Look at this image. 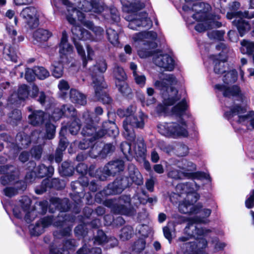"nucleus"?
<instances>
[{"label": "nucleus", "mask_w": 254, "mask_h": 254, "mask_svg": "<svg viewBox=\"0 0 254 254\" xmlns=\"http://www.w3.org/2000/svg\"><path fill=\"white\" fill-rule=\"evenodd\" d=\"M54 4L56 7H59L61 5L67 6L68 14L67 15V20L71 24L73 25L71 28V32L73 35V42L76 47L78 54L82 60L83 65L84 67L87 65L88 61L92 60L94 52L89 46L86 45L87 56H86L84 49L81 42L76 41V40L86 41L93 40L90 33L86 30L81 28L79 26L75 25L76 21L75 16L83 24L84 26L91 29L93 32L98 36H101L103 33V30L100 27L94 26L93 23L90 21H84L85 15L80 10L84 12H93L95 13H100L103 9L102 5H99L97 2L93 3V1H89L87 0H83L80 1L77 5L78 9L69 6V2L67 0H53Z\"/></svg>", "instance_id": "obj_1"}, {"label": "nucleus", "mask_w": 254, "mask_h": 254, "mask_svg": "<svg viewBox=\"0 0 254 254\" xmlns=\"http://www.w3.org/2000/svg\"><path fill=\"white\" fill-rule=\"evenodd\" d=\"M188 103L182 100L172 108L170 115L177 118V121L169 123H163L158 125V131L168 137H187L188 135V126L186 119L191 116L187 111Z\"/></svg>", "instance_id": "obj_2"}, {"label": "nucleus", "mask_w": 254, "mask_h": 254, "mask_svg": "<svg viewBox=\"0 0 254 254\" xmlns=\"http://www.w3.org/2000/svg\"><path fill=\"white\" fill-rule=\"evenodd\" d=\"M210 9V5L207 3L199 2L192 5L188 3L183 7L184 11L183 16L186 18L187 22L189 24L192 23L188 19L189 15L195 20L202 22L195 26V29L199 32H203L210 28L220 27L221 23L217 21L220 18L219 16L210 15L209 13Z\"/></svg>", "instance_id": "obj_3"}, {"label": "nucleus", "mask_w": 254, "mask_h": 254, "mask_svg": "<svg viewBox=\"0 0 254 254\" xmlns=\"http://www.w3.org/2000/svg\"><path fill=\"white\" fill-rule=\"evenodd\" d=\"M178 80L172 74L160 73L159 79L154 82V86L162 92L163 96V105H159L157 107V111L159 113L167 114L168 106L173 105L179 97L177 96L178 91L175 87Z\"/></svg>", "instance_id": "obj_4"}, {"label": "nucleus", "mask_w": 254, "mask_h": 254, "mask_svg": "<svg viewBox=\"0 0 254 254\" xmlns=\"http://www.w3.org/2000/svg\"><path fill=\"white\" fill-rule=\"evenodd\" d=\"M91 115L86 112L83 115L82 120L83 122V128L81 133L84 136L89 137L85 138L79 144V147L81 149H86L90 146V144L98 137H101L105 133L109 135L115 136L119 133L118 129L113 122H105L103 124V127L104 128L102 133L96 132L94 122L92 120Z\"/></svg>", "instance_id": "obj_5"}, {"label": "nucleus", "mask_w": 254, "mask_h": 254, "mask_svg": "<svg viewBox=\"0 0 254 254\" xmlns=\"http://www.w3.org/2000/svg\"><path fill=\"white\" fill-rule=\"evenodd\" d=\"M121 2L123 10L127 13L125 18L129 22L128 26L130 29L137 30L138 28H149L152 26V21L147 17L146 13H136L144 6L140 0H121Z\"/></svg>", "instance_id": "obj_6"}, {"label": "nucleus", "mask_w": 254, "mask_h": 254, "mask_svg": "<svg viewBox=\"0 0 254 254\" xmlns=\"http://www.w3.org/2000/svg\"><path fill=\"white\" fill-rule=\"evenodd\" d=\"M199 186L195 184H180L176 187V191L179 195L186 193L185 200L180 202L179 205V211L183 213L197 214L201 206H193V203L199 198V195L194 191L198 190Z\"/></svg>", "instance_id": "obj_7"}, {"label": "nucleus", "mask_w": 254, "mask_h": 254, "mask_svg": "<svg viewBox=\"0 0 254 254\" xmlns=\"http://www.w3.org/2000/svg\"><path fill=\"white\" fill-rule=\"evenodd\" d=\"M136 111V107L130 106L126 110H118L117 114L120 117L126 116L123 122L124 135L127 139L132 140L134 138L133 127L142 128L144 126V115L142 112H139L135 116L132 114Z\"/></svg>", "instance_id": "obj_8"}, {"label": "nucleus", "mask_w": 254, "mask_h": 254, "mask_svg": "<svg viewBox=\"0 0 254 254\" xmlns=\"http://www.w3.org/2000/svg\"><path fill=\"white\" fill-rule=\"evenodd\" d=\"M107 64L104 60H101L98 63L96 66L93 69L90 68L91 71L93 84L95 89V96L97 100H101L104 104H109L111 98L103 90L104 88L103 83V77L101 73L104 72L107 69Z\"/></svg>", "instance_id": "obj_9"}, {"label": "nucleus", "mask_w": 254, "mask_h": 254, "mask_svg": "<svg viewBox=\"0 0 254 254\" xmlns=\"http://www.w3.org/2000/svg\"><path fill=\"white\" fill-rule=\"evenodd\" d=\"M0 183L3 186L20 185V188L26 189V185L19 179V173L11 165L0 166Z\"/></svg>", "instance_id": "obj_10"}, {"label": "nucleus", "mask_w": 254, "mask_h": 254, "mask_svg": "<svg viewBox=\"0 0 254 254\" xmlns=\"http://www.w3.org/2000/svg\"><path fill=\"white\" fill-rule=\"evenodd\" d=\"M246 110L239 106L231 108L229 112L225 113V116L228 118L235 117L237 122L242 125L246 126L248 129L249 126L254 128V112L250 111L246 113Z\"/></svg>", "instance_id": "obj_11"}, {"label": "nucleus", "mask_w": 254, "mask_h": 254, "mask_svg": "<svg viewBox=\"0 0 254 254\" xmlns=\"http://www.w3.org/2000/svg\"><path fill=\"white\" fill-rule=\"evenodd\" d=\"M226 16L229 19L235 18L233 23L237 27L241 36H243L250 29V22H251V21H248L244 18L249 19L254 17V12L250 16L249 12L247 11L244 13L240 11L228 12Z\"/></svg>", "instance_id": "obj_12"}, {"label": "nucleus", "mask_w": 254, "mask_h": 254, "mask_svg": "<svg viewBox=\"0 0 254 254\" xmlns=\"http://www.w3.org/2000/svg\"><path fill=\"white\" fill-rule=\"evenodd\" d=\"M206 221L203 218H190L184 230L185 234L187 235V237L182 236L179 238V241L181 242H186L189 240L191 237H196L197 238L199 236H203L208 233L209 230L199 228L194 225L195 223H205Z\"/></svg>", "instance_id": "obj_13"}, {"label": "nucleus", "mask_w": 254, "mask_h": 254, "mask_svg": "<svg viewBox=\"0 0 254 254\" xmlns=\"http://www.w3.org/2000/svg\"><path fill=\"white\" fill-rule=\"evenodd\" d=\"M58 220L59 222L54 221L50 217H45L37 222L35 225L30 226V233L33 236L40 235L44 232V229L51 225L52 223L54 226L64 227L65 225L67 218H64V214L61 213L60 216L58 217Z\"/></svg>", "instance_id": "obj_14"}, {"label": "nucleus", "mask_w": 254, "mask_h": 254, "mask_svg": "<svg viewBox=\"0 0 254 254\" xmlns=\"http://www.w3.org/2000/svg\"><path fill=\"white\" fill-rule=\"evenodd\" d=\"M31 200L27 196H24L20 200V209L18 206L13 208V214L15 217L20 218L25 215V219L27 223L33 221L37 216V212L34 209H30Z\"/></svg>", "instance_id": "obj_15"}, {"label": "nucleus", "mask_w": 254, "mask_h": 254, "mask_svg": "<svg viewBox=\"0 0 254 254\" xmlns=\"http://www.w3.org/2000/svg\"><path fill=\"white\" fill-rule=\"evenodd\" d=\"M124 168V163L122 160H117L109 163L102 169L97 172V175L99 179L104 181L107 177L114 175L122 171Z\"/></svg>", "instance_id": "obj_16"}, {"label": "nucleus", "mask_w": 254, "mask_h": 254, "mask_svg": "<svg viewBox=\"0 0 254 254\" xmlns=\"http://www.w3.org/2000/svg\"><path fill=\"white\" fill-rule=\"evenodd\" d=\"M20 16L30 28H34L38 25L37 10L35 7L28 6L23 9Z\"/></svg>", "instance_id": "obj_17"}, {"label": "nucleus", "mask_w": 254, "mask_h": 254, "mask_svg": "<svg viewBox=\"0 0 254 254\" xmlns=\"http://www.w3.org/2000/svg\"><path fill=\"white\" fill-rule=\"evenodd\" d=\"M153 62L158 66L167 71H172L175 67V61L168 54L157 53L153 56Z\"/></svg>", "instance_id": "obj_18"}, {"label": "nucleus", "mask_w": 254, "mask_h": 254, "mask_svg": "<svg viewBox=\"0 0 254 254\" xmlns=\"http://www.w3.org/2000/svg\"><path fill=\"white\" fill-rule=\"evenodd\" d=\"M157 38V34L153 31L142 32L136 33L132 37V39L136 43H143V44L149 45V46L155 47L156 44L153 42Z\"/></svg>", "instance_id": "obj_19"}, {"label": "nucleus", "mask_w": 254, "mask_h": 254, "mask_svg": "<svg viewBox=\"0 0 254 254\" xmlns=\"http://www.w3.org/2000/svg\"><path fill=\"white\" fill-rule=\"evenodd\" d=\"M207 241L201 239L198 243L189 242L183 244V252L184 254H201V250L207 246Z\"/></svg>", "instance_id": "obj_20"}, {"label": "nucleus", "mask_w": 254, "mask_h": 254, "mask_svg": "<svg viewBox=\"0 0 254 254\" xmlns=\"http://www.w3.org/2000/svg\"><path fill=\"white\" fill-rule=\"evenodd\" d=\"M56 127L51 123H46V132H42L38 130L34 131L32 132V139L34 140L37 137H38L39 142L41 144H45V139H51L54 138L55 134Z\"/></svg>", "instance_id": "obj_21"}, {"label": "nucleus", "mask_w": 254, "mask_h": 254, "mask_svg": "<svg viewBox=\"0 0 254 254\" xmlns=\"http://www.w3.org/2000/svg\"><path fill=\"white\" fill-rule=\"evenodd\" d=\"M76 113L74 108L70 105H66L63 106L62 108H57L53 113L51 118L55 121L58 120L63 116L67 117L75 118Z\"/></svg>", "instance_id": "obj_22"}, {"label": "nucleus", "mask_w": 254, "mask_h": 254, "mask_svg": "<svg viewBox=\"0 0 254 254\" xmlns=\"http://www.w3.org/2000/svg\"><path fill=\"white\" fill-rule=\"evenodd\" d=\"M190 174L183 172L179 171L177 169H173L168 173V176L172 179L177 180L183 179L184 177L189 176ZM193 179L198 180H209L210 176L208 174L203 172H197L194 174H190Z\"/></svg>", "instance_id": "obj_23"}, {"label": "nucleus", "mask_w": 254, "mask_h": 254, "mask_svg": "<svg viewBox=\"0 0 254 254\" xmlns=\"http://www.w3.org/2000/svg\"><path fill=\"white\" fill-rule=\"evenodd\" d=\"M29 170L31 171L30 174L27 173L26 176V179L27 180L29 178L32 179L36 176L42 178L47 175V167L44 165L41 164L36 167V164L34 162L31 161L29 163Z\"/></svg>", "instance_id": "obj_24"}, {"label": "nucleus", "mask_w": 254, "mask_h": 254, "mask_svg": "<svg viewBox=\"0 0 254 254\" xmlns=\"http://www.w3.org/2000/svg\"><path fill=\"white\" fill-rule=\"evenodd\" d=\"M215 89L218 92H222L224 96L227 97H236L238 100H241L242 96L240 88L237 86H234L231 88H227L225 86L217 84L215 86Z\"/></svg>", "instance_id": "obj_25"}, {"label": "nucleus", "mask_w": 254, "mask_h": 254, "mask_svg": "<svg viewBox=\"0 0 254 254\" xmlns=\"http://www.w3.org/2000/svg\"><path fill=\"white\" fill-rule=\"evenodd\" d=\"M127 140L134 142L132 143V153L134 152L137 157H140L142 159H145L146 156L147 150L143 139L142 138H138L135 139V135H134V138L133 139Z\"/></svg>", "instance_id": "obj_26"}, {"label": "nucleus", "mask_w": 254, "mask_h": 254, "mask_svg": "<svg viewBox=\"0 0 254 254\" xmlns=\"http://www.w3.org/2000/svg\"><path fill=\"white\" fill-rule=\"evenodd\" d=\"M59 47V53L61 57L67 56L73 52V47L68 42V36L65 31L62 32Z\"/></svg>", "instance_id": "obj_27"}, {"label": "nucleus", "mask_w": 254, "mask_h": 254, "mask_svg": "<svg viewBox=\"0 0 254 254\" xmlns=\"http://www.w3.org/2000/svg\"><path fill=\"white\" fill-rule=\"evenodd\" d=\"M47 117V114L43 111L35 110L29 115L28 119L30 124L37 126L41 125Z\"/></svg>", "instance_id": "obj_28"}, {"label": "nucleus", "mask_w": 254, "mask_h": 254, "mask_svg": "<svg viewBox=\"0 0 254 254\" xmlns=\"http://www.w3.org/2000/svg\"><path fill=\"white\" fill-rule=\"evenodd\" d=\"M69 98L70 101L76 104L84 105L86 103V96L76 89H71L70 91Z\"/></svg>", "instance_id": "obj_29"}, {"label": "nucleus", "mask_w": 254, "mask_h": 254, "mask_svg": "<svg viewBox=\"0 0 254 254\" xmlns=\"http://www.w3.org/2000/svg\"><path fill=\"white\" fill-rule=\"evenodd\" d=\"M52 36V33L48 30L39 29L33 33V38L37 42L47 41Z\"/></svg>", "instance_id": "obj_30"}, {"label": "nucleus", "mask_w": 254, "mask_h": 254, "mask_svg": "<svg viewBox=\"0 0 254 254\" xmlns=\"http://www.w3.org/2000/svg\"><path fill=\"white\" fill-rule=\"evenodd\" d=\"M221 55H219V57L216 58L214 59V63H215L214 71L217 74L223 73L226 72V64L225 58H221Z\"/></svg>", "instance_id": "obj_31"}, {"label": "nucleus", "mask_w": 254, "mask_h": 254, "mask_svg": "<svg viewBox=\"0 0 254 254\" xmlns=\"http://www.w3.org/2000/svg\"><path fill=\"white\" fill-rule=\"evenodd\" d=\"M16 140L17 147L19 148H26L28 146L32 140V136L30 137L24 133H20L16 135Z\"/></svg>", "instance_id": "obj_32"}, {"label": "nucleus", "mask_w": 254, "mask_h": 254, "mask_svg": "<svg viewBox=\"0 0 254 254\" xmlns=\"http://www.w3.org/2000/svg\"><path fill=\"white\" fill-rule=\"evenodd\" d=\"M59 96L64 99L67 97V93L69 89V85L68 82L65 80H61L58 84Z\"/></svg>", "instance_id": "obj_33"}, {"label": "nucleus", "mask_w": 254, "mask_h": 254, "mask_svg": "<svg viewBox=\"0 0 254 254\" xmlns=\"http://www.w3.org/2000/svg\"><path fill=\"white\" fill-rule=\"evenodd\" d=\"M51 70L52 75L57 78L61 77L63 75L64 67L61 62H54L51 66Z\"/></svg>", "instance_id": "obj_34"}, {"label": "nucleus", "mask_w": 254, "mask_h": 254, "mask_svg": "<svg viewBox=\"0 0 254 254\" xmlns=\"http://www.w3.org/2000/svg\"><path fill=\"white\" fill-rule=\"evenodd\" d=\"M29 92L27 86L25 85H21L18 89L17 94H13L11 95L10 101L13 103L12 100L15 99L16 97L20 100H25L28 97Z\"/></svg>", "instance_id": "obj_35"}, {"label": "nucleus", "mask_w": 254, "mask_h": 254, "mask_svg": "<svg viewBox=\"0 0 254 254\" xmlns=\"http://www.w3.org/2000/svg\"><path fill=\"white\" fill-rule=\"evenodd\" d=\"M241 44L242 47L240 50L242 53L251 54L254 52V42L244 40Z\"/></svg>", "instance_id": "obj_36"}, {"label": "nucleus", "mask_w": 254, "mask_h": 254, "mask_svg": "<svg viewBox=\"0 0 254 254\" xmlns=\"http://www.w3.org/2000/svg\"><path fill=\"white\" fill-rule=\"evenodd\" d=\"M66 143L67 142L65 138L60 139L59 148L57 150L55 156V161L58 163L61 162L62 160V152L65 150L66 147Z\"/></svg>", "instance_id": "obj_37"}, {"label": "nucleus", "mask_w": 254, "mask_h": 254, "mask_svg": "<svg viewBox=\"0 0 254 254\" xmlns=\"http://www.w3.org/2000/svg\"><path fill=\"white\" fill-rule=\"evenodd\" d=\"M116 85L120 92L124 96H127L131 93V89L125 80L116 81Z\"/></svg>", "instance_id": "obj_38"}, {"label": "nucleus", "mask_w": 254, "mask_h": 254, "mask_svg": "<svg viewBox=\"0 0 254 254\" xmlns=\"http://www.w3.org/2000/svg\"><path fill=\"white\" fill-rule=\"evenodd\" d=\"M32 140H33V142L38 144V145L37 146H34L32 149L31 151V153L34 158L36 159H39L41 157L42 152V145H44V144H41L39 142L38 137H37L34 140H33V139L32 138Z\"/></svg>", "instance_id": "obj_39"}, {"label": "nucleus", "mask_w": 254, "mask_h": 254, "mask_svg": "<svg viewBox=\"0 0 254 254\" xmlns=\"http://www.w3.org/2000/svg\"><path fill=\"white\" fill-rule=\"evenodd\" d=\"M14 187H6L3 190L4 194L8 197H12L18 192L19 190H24L25 189L20 188V185H13Z\"/></svg>", "instance_id": "obj_40"}, {"label": "nucleus", "mask_w": 254, "mask_h": 254, "mask_svg": "<svg viewBox=\"0 0 254 254\" xmlns=\"http://www.w3.org/2000/svg\"><path fill=\"white\" fill-rule=\"evenodd\" d=\"M114 75L116 79V81L125 80L126 79V73L123 68L116 65L113 71Z\"/></svg>", "instance_id": "obj_41"}, {"label": "nucleus", "mask_w": 254, "mask_h": 254, "mask_svg": "<svg viewBox=\"0 0 254 254\" xmlns=\"http://www.w3.org/2000/svg\"><path fill=\"white\" fill-rule=\"evenodd\" d=\"M237 79V72L235 70H232L227 72L224 76L223 81L225 83L229 84L233 83Z\"/></svg>", "instance_id": "obj_42"}, {"label": "nucleus", "mask_w": 254, "mask_h": 254, "mask_svg": "<svg viewBox=\"0 0 254 254\" xmlns=\"http://www.w3.org/2000/svg\"><path fill=\"white\" fill-rule=\"evenodd\" d=\"M132 232L133 230L131 226H126L122 229L120 234V238L123 241L128 240L131 238Z\"/></svg>", "instance_id": "obj_43"}, {"label": "nucleus", "mask_w": 254, "mask_h": 254, "mask_svg": "<svg viewBox=\"0 0 254 254\" xmlns=\"http://www.w3.org/2000/svg\"><path fill=\"white\" fill-rule=\"evenodd\" d=\"M72 122L69 125L68 129L72 134H76L79 130L80 125L79 124V120L77 118H74L71 119Z\"/></svg>", "instance_id": "obj_44"}, {"label": "nucleus", "mask_w": 254, "mask_h": 254, "mask_svg": "<svg viewBox=\"0 0 254 254\" xmlns=\"http://www.w3.org/2000/svg\"><path fill=\"white\" fill-rule=\"evenodd\" d=\"M107 34L110 42L116 45L118 42V35L117 33L113 29L109 28L107 30Z\"/></svg>", "instance_id": "obj_45"}, {"label": "nucleus", "mask_w": 254, "mask_h": 254, "mask_svg": "<svg viewBox=\"0 0 254 254\" xmlns=\"http://www.w3.org/2000/svg\"><path fill=\"white\" fill-rule=\"evenodd\" d=\"M35 72L36 76L40 79H44L49 75L48 70L43 67H35Z\"/></svg>", "instance_id": "obj_46"}, {"label": "nucleus", "mask_w": 254, "mask_h": 254, "mask_svg": "<svg viewBox=\"0 0 254 254\" xmlns=\"http://www.w3.org/2000/svg\"><path fill=\"white\" fill-rule=\"evenodd\" d=\"M176 151L178 156H184L188 154L189 148L185 144H179L177 145Z\"/></svg>", "instance_id": "obj_47"}, {"label": "nucleus", "mask_w": 254, "mask_h": 254, "mask_svg": "<svg viewBox=\"0 0 254 254\" xmlns=\"http://www.w3.org/2000/svg\"><path fill=\"white\" fill-rule=\"evenodd\" d=\"M174 229V225L172 223H169L167 225L163 228V233L165 237L168 239L169 242L172 240L171 231Z\"/></svg>", "instance_id": "obj_48"}, {"label": "nucleus", "mask_w": 254, "mask_h": 254, "mask_svg": "<svg viewBox=\"0 0 254 254\" xmlns=\"http://www.w3.org/2000/svg\"><path fill=\"white\" fill-rule=\"evenodd\" d=\"M130 202V198L129 196L124 195L122 196L119 199V203L122 206V208L119 212L121 213H124L123 208L127 207L129 205Z\"/></svg>", "instance_id": "obj_49"}, {"label": "nucleus", "mask_w": 254, "mask_h": 254, "mask_svg": "<svg viewBox=\"0 0 254 254\" xmlns=\"http://www.w3.org/2000/svg\"><path fill=\"white\" fill-rule=\"evenodd\" d=\"M207 34L210 39L222 40L224 32L221 31L213 30L208 32Z\"/></svg>", "instance_id": "obj_50"}, {"label": "nucleus", "mask_w": 254, "mask_h": 254, "mask_svg": "<svg viewBox=\"0 0 254 254\" xmlns=\"http://www.w3.org/2000/svg\"><path fill=\"white\" fill-rule=\"evenodd\" d=\"M130 178L136 185H139L142 184V176L137 170L134 171L133 174L130 175Z\"/></svg>", "instance_id": "obj_51"}, {"label": "nucleus", "mask_w": 254, "mask_h": 254, "mask_svg": "<svg viewBox=\"0 0 254 254\" xmlns=\"http://www.w3.org/2000/svg\"><path fill=\"white\" fill-rule=\"evenodd\" d=\"M133 76L136 83L141 87L144 86L146 81V77L144 75L140 74L137 72H134Z\"/></svg>", "instance_id": "obj_52"}, {"label": "nucleus", "mask_w": 254, "mask_h": 254, "mask_svg": "<svg viewBox=\"0 0 254 254\" xmlns=\"http://www.w3.org/2000/svg\"><path fill=\"white\" fill-rule=\"evenodd\" d=\"M131 145L127 142H123L121 145V148L124 154L127 156V154H132V150L131 149Z\"/></svg>", "instance_id": "obj_53"}, {"label": "nucleus", "mask_w": 254, "mask_h": 254, "mask_svg": "<svg viewBox=\"0 0 254 254\" xmlns=\"http://www.w3.org/2000/svg\"><path fill=\"white\" fill-rule=\"evenodd\" d=\"M35 76H36V75L35 72V67L33 69H26L25 72V79L27 81H32L34 79Z\"/></svg>", "instance_id": "obj_54"}, {"label": "nucleus", "mask_w": 254, "mask_h": 254, "mask_svg": "<svg viewBox=\"0 0 254 254\" xmlns=\"http://www.w3.org/2000/svg\"><path fill=\"white\" fill-rule=\"evenodd\" d=\"M4 53L7 56V58L9 59L11 61L16 63L17 60V57L14 52L11 51L10 48L5 47L4 49Z\"/></svg>", "instance_id": "obj_55"}, {"label": "nucleus", "mask_w": 254, "mask_h": 254, "mask_svg": "<svg viewBox=\"0 0 254 254\" xmlns=\"http://www.w3.org/2000/svg\"><path fill=\"white\" fill-rule=\"evenodd\" d=\"M145 243L143 239L136 241L134 245L133 250L136 252H140L145 248Z\"/></svg>", "instance_id": "obj_56"}, {"label": "nucleus", "mask_w": 254, "mask_h": 254, "mask_svg": "<svg viewBox=\"0 0 254 254\" xmlns=\"http://www.w3.org/2000/svg\"><path fill=\"white\" fill-rule=\"evenodd\" d=\"M246 206L248 208H252L254 205V190L250 193L245 201Z\"/></svg>", "instance_id": "obj_57"}, {"label": "nucleus", "mask_w": 254, "mask_h": 254, "mask_svg": "<svg viewBox=\"0 0 254 254\" xmlns=\"http://www.w3.org/2000/svg\"><path fill=\"white\" fill-rule=\"evenodd\" d=\"M101 147H98L97 145H94L89 152L90 156L92 158H95L100 153L101 154Z\"/></svg>", "instance_id": "obj_58"}, {"label": "nucleus", "mask_w": 254, "mask_h": 254, "mask_svg": "<svg viewBox=\"0 0 254 254\" xmlns=\"http://www.w3.org/2000/svg\"><path fill=\"white\" fill-rule=\"evenodd\" d=\"M10 118L11 119V122L14 123V121H20L21 119V112L18 110H15L11 114Z\"/></svg>", "instance_id": "obj_59"}, {"label": "nucleus", "mask_w": 254, "mask_h": 254, "mask_svg": "<svg viewBox=\"0 0 254 254\" xmlns=\"http://www.w3.org/2000/svg\"><path fill=\"white\" fill-rule=\"evenodd\" d=\"M115 150V147L111 144H107L104 145V147L101 149V154L103 155H107L112 152Z\"/></svg>", "instance_id": "obj_60"}, {"label": "nucleus", "mask_w": 254, "mask_h": 254, "mask_svg": "<svg viewBox=\"0 0 254 254\" xmlns=\"http://www.w3.org/2000/svg\"><path fill=\"white\" fill-rule=\"evenodd\" d=\"M127 182V178H123L121 180V184L120 186H118L117 185H116V183H115L114 184V187H117L118 190H117V192H121L125 188L128 186V184H127L126 182Z\"/></svg>", "instance_id": "obj_61"}, {"label": "nucleus", "mask_w": 254, "mask_h": 254, "mask_svg": "<svg viewBox=\"0 0 254 254\" xmlns=\"http://www.w3.org/2000/svg\"><path fill=\"white\" fill-rule=\"evenodd\" d=\"M99 235H100V236L96 237L95 240L98 242L99 244H101L106 241V236L103 231H101L99 232Z\"/></svg>", "instance_id": "obj_62"}, {"label": "nucleus", "mask_w": 254, "mask_h": 254, "mask_svg": "<svg viewBox=\"0 0 254 254\" xmlns=\"http://www.w3.org/2000/svg\"><path fill=\"white\" fill-rule=\"evenodd\" d=\"M138 54L141 58H147L151 55V52L148 50L147 51L143 49H140L138 51Z\"/></svg>", "instance_id": "obj_63"}, {"label": "nucleus", "mask_w": 254, "mask_h": 254, "mask_svg": "<svg viewBox=\"0 0 254 254\" xmlns=\"http://www.w3.org/2000/svg\"><path fill=\"white\" fill-rule=\"evenodd\" d=\"M87 166L83 163L79 164L76 167V170L81 174H84L87 170Z\"/></svg>", "instance_id": "obj_64"}]
</instances>
